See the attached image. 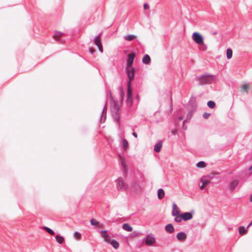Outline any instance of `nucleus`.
Masks as SVG:
<instances>
[{
  "instance_id": "nucleus-41",
  "label": "nucleus",
  "mask_w": 252,
  "mask_h": 252,
  "mask_svg": "<svg viewBox=\"0 0 252 252\" xmlns=\"http://www.w3.org/2000/svg\"><path fill=\"white\" fill-rule=\"evenodd\" d=\"M182 119H183V118H182V117H180V118H179V119H180V120H182Z\"/></svg>"
},
{
  "instance_id": "nucleus-9",
  "label": "nucleus",
  "mask_w": 252,
  "mask_h": 252,
  "mask_svg": "<svg viewBox=\"0 0 252 252\" xmlns=\"http://www.w3.org/2000/svg\"><path fill=\"white\" fill-rule=\"evenodd\" d=\"M239 180L238 179H234L230 181L229 186L228 189L230 191L233 190L238 185Z\"/></svg>"
},
{
  "instance_id": "nucleus-4",
  "label": "nucleus",
  "mask_w": 252,
  "mask_h": 252,
  "mask_svg": "<svg viewBox=\"0 0 252 252\" xmlns=\"http://www.w3.org/2000/svg\"><path fill=\"white\" fill-rule=\"evenodd\" d=\"M143 241L146 246H155L156 243V238L153 234L150 233L143 239Z\"/></svg>"
},
{
  "instance_id": "nucleus-36",
  "label": "nucleus",
  "mask_w": 252,
  "mask_h": 252,
  "mask_svg": "<svg viewBox=\"0 0 252 252\" xmlns=\"http://www.w3.org/2000/svg\"><path fill=\"white\" fill-rule=\"evenodd\" d=\"M249 170L251 171V173L252 174V165L249 168Z\"/></svg>"
},
{
  "instance_id": "nucleus-19",
  "label": "nucleus",
  "mask_w": 252,
  "mask_h": 252,
  "mask_svg": "<svg viewBox=\"0 0 252 252\" xmlns=\"http://www.w3.org/2000/svg\"><path fill=\"white\" fill-rule=\"evenodd\" d=\"M164 191L162 189H159L158 190V196L159 199H161L164 196Z\"/></svg>"
},
{
  "instance_id": "nucleus-12",
  "label": "nucleus",
  "mask_w": 252,
  "mask_h": 252,
  "mask_svg": "<svg viewBox=\"0 0 252 252\" xmlns=\"http://www.w3.org/2000/svg\"><path fill=\"white\" fill-rule=\"evenodd\" d=\"M176 238L178 241L183 242L186 240L187 235L185 232H181L177 234Z\"/></svg>"
},
{
  "instance_id": "nucleus-8",
  "label": "nucleus",
  "mask_w": 252,
  "mask_h": 252,
  "mask_svg": "<svg viewBox=\"0 0 252 252\" xmlns=\"http://www.w3.org/2000/svg\"><path fill=\"white\" fill-rule=\"evenodd\" d=\"M180 210L177 205L175 203H173L172 204V215L174 217H175V218H177L179 216L181 215Z\"/></svg>"
},
{
  "instance_id": "nucleus-40",
  "label": "nucleus",
  "mask_w": 252,
  "mask_h": 252,
  "mask_svg": "<svg viewBox=\"0 0 252 252\" xmlns=\"http://www.w3.org/2000/svg\"><path fill=\"white\" fill-rule=\"evenodd\" d=\"M250 201H252V196H251V198H250Z\"/></svg>"
},
{
  "instance_id": "nucleus-25",
  "label": "nucleus",
  "mask_w": 252,
  "mask_h": 252,
  "mask_svg": "<svg viewBox=\"0 0 252 252\" xmlns=\"http://www.w3.org/2000/svg\"><path fill=\"white\" fill-rule=\"evenodd\" d=\"M232 50L231 49H227L226 50V57L228 59H230L232 57Z\"/></svg>"
},
{
  "instance_id": "nucleus-5",
  "label": "nucleus",
  "mask_w": 252,
  "mask_h": 252,
  "mask_svg": "<svg viewBox=\"0 0 252 252\" xmlns=\"http://www.w3.org/2000/svg\"><path fill=\"white\" fill-rule=\"evenodd\" d=\"M192 39L197 44L200 45L204 44V39L202 35L198 32H194L191 36Z\"/></svg>"
},
{
  "instance_id": "nucleus-30",
  "label": "nucleus",
  "mask_w": 252,
  "mask_h": 252,
  "mask_svg": "<svg viewBox=\"0 0 252 252\" xmlns=\"http://www.w3.org/2000/svg\"><path fill=\"white\" fill-rule=\"evenodd\" d=\"M124 149L126 150L128 148V142L126 139L123 141Z\"/></svg>"
},
{
  "instance_id": "nucleus-23",
  "label": "nucleus",
  "mask_w": 252,
  "mask_h": 252,
  "mask_svg": "<svg viewBox=\"0 0 252 252\" xmlns=\"http://www.w3.org/2000/svg\"><path fill=\"white\" fill-rule=\"evenodd\" d=\"M151 61L150 57L149 55H146L144 56L142 59V62L145 64L149 63Z\"/></svg>"
},
{
  "instance_id": "nucleus-17",
  "label": "nucleus",
  "mask_w": 252,
  "mask_h": 252,
  "mask_svg": "<svg viewBox=\"0 0 252 252\" xmlns=\"http://www.w3.org/2000/svg\"><path fill=\"white\" fill-rule=\"evenodd\" d=\"M248 228H247V227L245 228V227H244V226H240L238 228L239 233L241 235L246 234L248 232Z\"/></svg>"
},
{
  "instance_id": "nucleus-29",
  "label": "nucleus",
  "mask_w": 252,
  "mask_h": 252,
  "mask_svg": "<svg viewBox=\"0 0 252 252\" xmlns=\"http://www.w3.org/2000/svg\"><path fill=\"white\" fill-rule=\"evenodd\" d=\"M208 106L210 108H213L215 106V103L213 101H209L207 103Z\"/></svg>"
},
{
  "instance_id": "nucleus-10",
  "label": "nucleus",
  "mask_w": 252,
  "mask_h": 252,
  "mask_svg": "<svg viewBox=\"0 0 252 252\" xmlns=\"http://www.w3.org/2000/svg\"><path fill=\"white\" fill-rule=\"evenodd\" d=\"M134 57H135V54L133 53H131L129 54H128V57H127V66H126V67H131L133 62Z\"/></svg>"
},
{
  "instance_id": "nucleus-31",
  "label": "nucleus",
  "mask_w": 252,
  "mask_h": 252,
  "mask_svg": "<svg viewBox=\"0 0 252 252\" xmlns=\"http://www.w3.org/2000/svg\"><path fill=\"white\" fill-rule=\"evenodd\" d=\"M121 162L123 168H125L126 167V161H125V159L122 157H121Z\"/></svg>"
},
{
  "instance_id": "nucleus-21",
  "label": "nucleus",
  "mask_w": 252,
  "mask_h": 252,
  "mask_svg": "<svg viewBox=\"0 0 252 252\" xmlns=\"http://www.w3.org/2000/svg\"><path fill=\"white\" fill-rule=\"evenodd\" d=\"M56 241L59 244H62L64 242V238L63 237L60 235H57L55 237Z\"/></svg>"
},
{
  "instance_id": "nucleus-37",
  "label": "nucleus",
  "mask_w": 252,
  "mask_h": 252,
  "mask_svg": "<svg viewBox=\"0 0 252 252\" xmlns=\"http://www.w3.org/2000/svg\"><path fill=\"white\" fill-rule=\"evenodd\" d=\"M132 135H133V136L134 137H135V138H137V134H136V133L133 132V133H132Z\"/></svg>"
},
{
  "instance_id": "nucleus-1",
  "label": "nucleus",
  "mask_w": 252,
  "mask_h": 252,
  "mask_svg": "<svg viewBox=\"0 0 252 252\" xmlns=\"http://www.w3.org/2000/svg\"><path fill=\"white\" fill-rule=\"evenodd\" d=\"M126 71L129 78L127 84V90L126 94V102L127 104L130 105L132 103V91L131 89V82L133 79L134 76L135 69L133 67H126Z\"/></svg>"
},
{
  "instance_id": "nucleus-24",
  "label": "nucleus",
  "mask_w": 252,
  "mask_h": 252,
  "mask_svg": "<svg viewBox=\"0 0 252 252\" xmlns=\"http://www.w3.org/2000/svg\"><path fill=\"white\" fill-rule=\"evenodd\" d=\"M136 37V35H133V34H130V35H126L124 37V38L127 40V41H131L132 40H133L134 38H135Z\"/></svg>"
},
{
  "instance_id": "nucleus-39",
  "label": "nucleus",
  "mask_w": 252,
  "mask_h": 252,
  "mask_svg": "<svg viewBox=\"0 0 252 252\" xmlns=\"http://www.w3.org/2000/svg\"><path fill=\"white\" fill-rule=\"evenodd\" d=\"M134 234H135V235H134L135 236H139L140 235V234L139 233H135V232Z\"/></svg>"
},
{
  "instance_id": "nucleus-35",
  "label": "nucleus",
  "mask_w": 252,
  "mask_h": 252,
  "mask_svg": "<svg viewBox=\"0 0 252 252\" xmlns=\"http://www.w3.org/2000/svg\"><path fill=\"white\" fill-rule=\"evenodd\" d=\"M89 51L91 54H93L94 52V50L92 48H90L89 49Z\"/></svg>"
},
{
  "instance_id": "nucleus-34",
  "label": "nucleus",
  "mask_w": 252,
  "mask_h": 252,
  "mask_svg": "<svg viewBox=\"0 0 252 252\" xmlns=\"http://www.w3.org/2000/svg\"><path fill=\"white\" fill-rule=\"evenodd\" d=\"M143 7L144 9L145 10L149 8V5L147 3H145L143 5Z\"/></svg>"
},
{
  "instance_id": "nucleus-26",
  "label": "nucleus",
  "mask_w": 252,
  "mask_h": 252,
  "mask_svg": "<svg viewBox=\"0 0 252 252\" xmlns=\"http://www.w3.org/2000/svg\"><path fill=\"white\" fill-rule=\"evenodd\" d=\"M106 116V111L105 110V108H104L103 110L102 116H101V118L100 119L101 122H104L105 121Z\"/></svg>"
},
{
  "instance_id": "nucleus-32",
  "label": "nucleus",
  "mask_w": 252,
  "mask_h": 252,
  "mask_svg": "<svg viewBox=\"0 0 252 252\" xmlns=\"http://www.w3.org/2000/svg\"><path fill=\"white\" fill-rule=\"evenodd\" d=\"M90 222L92 225H96L99 223L98 221L94 219L91 220Z\"/></svg>"
},
{
  "instance_id": "nucleus-27",
  "label": "nucleus",
  "mask_w": 252,
  "mask_h": 252,
  "mask_svg": "<svg viewBox=\"0 0 252 252\" xmlns=\"http://www.w3.org/2000/svg\"><path fill=\"white\" fill-rule=\"evenodd\" d=\"M206 165L205 162L203 161H199L196 164V166L198 168H204L206 167Z\"/></svg>"
},
{
  "instance_id": "nucleus-14",
  "label": "nucleus",
  "mask_w": 252,
  "mask_h": 252,
  "mask_svg": "<svg viewBox=\"0 0 252 252\" xmlns=\"http://www.w3.org/2000/svg\"><path fill=\"white\" fill-rule=\"evenodd\" d=\"M200 181L202 183V186H200V189H202L205 186L208 185L210 183V181L209 180L206 179L205 178H201L200 179Z\"/></svg>"
},
{
  "instance_id": "nucleus-13",
  "label": "nucleus",
  "mask_w": 252,
  "mask_h": 252,
  "mask_svg": "<svg viewBox=\"0 0 252 252\" xmlns=\"http://www.w3.org/2000/svg\"><path fill=\"white\" fill-rule=\"evenodd\" d=\"M250 84L248 83H245L241 85V89L243 92L248 93L250 89Z\"/></svg>"
},
{
  "instance_id": "nucleus-6",
  "label": "nucleus",
  "mask_w": 252,
  "mask_h": 252,
  "mask_svg": "<svg viewBox=\"0 0 252 252\" xmlns=\"http://www.w3.org/2000/svg\"><path fill=\"white\" fill-rule=\"evenodd\" d=\"M117 188L121 190H126L127 189V185L122 177H119L116 181Z\"/></svg>"
},
{
  "instance_id": "nucleus-33",
  "label": "nucleus",
  "mask_w": 252,
  "mask_h": 252,
  "mask_svg": "<svg viewBox=\"0 0 252 252\" xmlns=\"http://www.w3.org/2000/svg\"><path fill=\"white\" fill-rule=\"evenodd\" d=\"M210 116V114L208 113H204L203 115V117L205 119H208Z\"/></svg>"
},
{
  "instance_id": "nucleus-7",
  "label": "nucleus",
  "mask_w": 252,
  "mask_h": 252,
  "mask_svg": "<svg viewBox=\"0 0 252 252\" xmlns=\"http://www.w3.org/2000/svg\"><path fill=\"white\" fill-rule=\"evenodd\" d=\"M213 76L203 75L200 77L199 80L201 84H209L212 82Z\"/></svg>"
},
{
  "instance_id": "nucleus-3",
  "label": "nucleus",
  "mask_w": 252,
  "mask_h": 252,
  "mask_svg": "<svg viewBox=\"0 0 252 252\" xmlns=\"http://www.w3.org/2000/svg\"><path fill=\"white\" fill-rule=\"evenodd\" d=\"M193 212H186L181 214L177 218L174 219L175 221L181 222L182 220L187 221L192 219L193 217Z\"/></svg>"
},
{
  "instance_id": "nucleus-18",
  "label": "nucleus",
  "mask_w": 252,
  "mask_h": 252,
  "mask_svg": "<svg viewBox=\"0 0 252 252\" xmlns=\"http://www.w3.org/2000/svg\"><path fill=\"white\" fill-rule=\"evenodd\" d=\"M162 145V142L161 141H159L155 146L154 151L157 153L161 151Z\"/></svg>"
},
{
  "instance_id": "nucleus-16",
  "label": "nucleus",
  "mask_w": 252,
  "mask_h": 252,
  "mask_svg": "<svg viewBox=\"0 0 252 252\" xmlns=\"http://www.w3.org/2000/svg\"><path fill=\"white\" fill-rule=\"evenodd\" d=\"M165 230L170 233H172L174 231V228L172 224H168L165 227Z\"/></svg>"
},
{
  "instance_id": "nucleus-15",
  "label": "nucleus",
  "mask_w": 252,
  "mask_h": 252,
  "mask_svg": "<svg viewBox=\"0 0 252 252\" xmlns=\"http://www.w3.org/2000/svg\"><path fill=\"white\" fill-rule=\"evenodd\" d=\"M122 228L124 230L128 232H131L133 230L132 227L128 223H127L123 224L122 225Z\"/></svg>"
},
{
  "instance_id": "nucleus-11",
  "label": "nucleus",
  "mask_w": 252,
  "mask_h": 252,
  "mask_svg": "<svg viewBox=\"0 0 252 252\" xmlns=\"http://www.w3.org/2000/svg\"><path fill=\"white\" fill-rule=\"evenodd\" d=\"M94 43L98 47L99 51L103 52V47L101 44V38L99 35L96 37L94 39Z\"/></svg>"
},
{
  "instance_id": "nucleus-22",
  "label": "nucleus",
  "mask_w": 252,
  "mask_h": 252,
  "mask_svg": "<svg viewBox=\"0 0 252 252\" xmlns=\"http://www.w3.org/2000/svg\"><path fill=\"white\" fill-rule=\"evenodd\" d=\"M63 33L61 32H59V31H55V32H54V38L56 39H58L60 37H61L62 36H63Z\"/></svg>"
},
{
  "instance_id": "nucleus-20",
  "label": "nucleus",
  "mask_w": 252,
  "mask_h": 252,
  "mask_svg": "<svg viewBox=\"0 0 252 252\" xmlns=\"http://www.w3.org/2000/svg\"><path fill=\"white\" fill-rule=\"evenodd\" d=\"M73 236L74 239H75L76 240L79 241L82 238V235L81 234L78 232V231H75L73 233Z\"/></svg>"
},
{
  "instance_id": "nucleus-28",
  "label": "nucleus",
  "mask_w": 252,
  "mask_h": 252,
  "mask_svg": "<svg viewBox=\"0 0 252 252\" xmlns=\"http://www.w3.org/2000/svg\"><path fill=\"white\" fill-rule=\"evenodd\" d=\"M43 229L45 230L48 233L52 235H54L55 234V232H54V231L49 227L44 226L43 227Z\"/></svg>"
},
{
  "instance_id": "nucleus-2",
  "label": "nucleus",
  "mask_w": 252,
  "mask_h": 252,
  "mask_svg": "<svg viewBox=\"0 0 252 252\" xmlns=\"http://www.w3.org/2000/svg\"><path fill=\"white\" fill-rule=\"evenodd\" d=\"M100 233L105 242L110 244L115 249H118L119 248V242L115 239H112L110 236L107 234L106 230H101Z\"/></svg>"
},
{
  "instance_id": "nucleus-38",
  "label": "nucleus",
  "mask_w": 252,
  "mask_h": 252,
  "mask_svg": "<svg viewBox=\"0 0 252 252\" xmlns=\"http://www.w3.org/2000/svg\"><path fill=\"white\" fill-rule=\"evenodd\" d=\"M252 225V221L247 226V228H249Z\"/></svg>"
}]
</instances>
